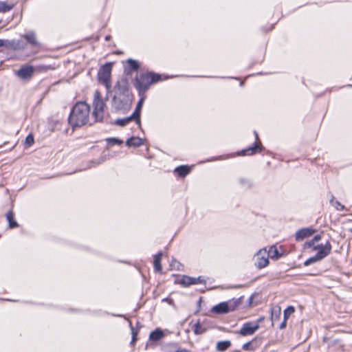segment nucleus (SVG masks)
<instances>
[{"label":"nucleus","instance_id":"nucleus-34","mask_svg":"<svg viewBox=\"0 0 352 352\" xmlns=\"http://www.w3.org/2000/svg\"><path fill=\"white\" fill-rule=\"evenodd\" d=\"M130 326H131V331H132V340H131V343H133L137 340V332L135 331V329L131 322H130Z\"/></svg>","mask_w":352,"mask_h":352},{"label":"nucleus","instance_id":"nucleus-15","mask_svg":"<svg viewBox=\"0 0 352 352\" xmlns=\"http://www.w3.org/2000/svg\"><path fill=\"white\" fill-rule=\"evenodd\" d=\"M326 252L320 251V252H317L314 256L309 258L304 262L305 266H308L311 264L315 263L318 261H320L325 258Z\"/></svg>","mask_w":352,"mask_h":352},{"label":"nucleus","instance_id":"nucleus-31","mask_svg":"<svg viewBox=\"0 0 352 352\" xmlns=\"http://www.w3.org/2000/svg\"><path fill=\"white\" fill-rule=\"evenodd\" d=\"M10 46L14 49V50H22V49H24V46L21 45V42L19 41H12L10 43Z\"/></svg>","mask_w":352,"mask_h":352},{"label":"nucleus","instance_id":"nucleus-12","mask_svg":"<svg viewBox=\"0 0 352 352\" xmlns=\"http://www.w3.org/2000/svg\"><path fill=\"white\" fill-rule=\"evenodd\" d=\"M198 283H206V280L201 276L197 278H192L188 276H184L181 280V284L184 287H188L191 285H196Z\"/></svg>","mask_w":352,"mask_h":352},{"label":"nucleus","instance_id":"nucleus-33","mask_svg":"<svg viewBox=\"0 0 352 352\" xmlns=\"http://www.w3.org/2000/svg\"><path fill=\"white\" fill-rule=\"evenodd\" d=\"M239 182L242 186L245 187L249 188L251 186V182L249 179L241 178L240 179Z\"/></svg>","mask_w":352,"mask_h":352},{"label":"nucleus","instance_id":"nucleus-32","mask_svg":"<svg viewBox=\"0 0 352 352\" xmlns=\"http://www.w3.org/2000/svg\"><path fill=\"white\" fill-rule=\"evenodd\" d=\"M34 143V136L32 134H29L26 138H25V144L28 146H30L33 144Z\"/></svg>","mask_w":352,"mask_h":352},{"label":"nucleus","instance_id":"nucleus-36","mask_svg":"<svg viewBox=\"0 0 352 352\" xmlns=\"http://www.w3.org/2000/svg\"><path fill=\"white\" fill-rule=\"evenodd\" d=\"M242 349L244 350V351H249V350H252L253 348L252 346V342H246L245 343L243 346H242Z\"/></svg>","mask_w":352,"mask_h":352},{"label":"nucleus","instance_id":"nucleus-35","mask_svg":"<svg viewBox=\"0 0 352 352\" xmlns=\"http://www.w3.org/2000/svg\"><path fill=\"white\" fill-rule=\"evenodd\" d=\"M286 326V309L283 310V320L280 324L279 327L280 329H283Z\"/></svg>","mask_w":352,"mask_h":352},{"label":"nucleus","instance_id":"nucleus-14","mask_svg":"<svg viewBox=\"0 0 352 352\" xmlns=\"http://www.w3.org/2000/svg\"><path fill=\"white\" fill-rule=\"evenodd\" d=\"M145 99V96H142L138 101L134 112L132 113V117H135V121L140 126V112Z\"/></svg>","mask_w":352,"mask_h":352},{"label":"nucleus","instance_id":"nucleus-21","mask_svg":"<svg viewBox=\"0 0 352 352\" xmlns=\"http://www.w3.org/2000/svg\"><path fill=\"white\" fill-rule=\"evenodd\" d=\"M267 252L268 254V258H271L272 259H277L282 256V254L279 253L276 246L272 245L269 250H267Z\"/></svg>","mask_w":352,"mask_h":352},{"label":"nucleus","instance_id":"nucleus-30","mask_svg":"<svg viewBox=\"0 0 352 352\" xmlns=\"http://www.w3.org/2000/svg\"><path fill=\"white\" fill-rule=\"evenodd\" d=\"M331 204H332V206H333L336 208V210H338L339 211H342L345 208L344 206L342 205L340 202H339L337 200L331 199Z\"/></svg>","mask_w":352,"mask_h":352},{"label":"nucleus","instance_id":"nucleus-4","mask_svg":"<svg viewBox=\"0 0 352 352\" xmlns=\"http://www.w3.org/2000/svg\"><path fill=\"white\" fill-rule=\"evenodd\" d=\"M321 239L322 235L320 234H316L312 239L307 241L305 245L307 248H311L313 251H317V252H326L325 257H327L331 252L332 245L329 241H327L324 244H318V243Z\"/></svg>","mask_w":352,"mask_h":352},{"label":"nucleus","instance_id":"nucleus-9","mask_svg":"<svg viewBox=\"0 0 352 352\" xmlns=\"http://www.w3.org/2000/svg\"><path fill=\"white\" fill-rule=\"evenodd\" d=\"M259 322H247L243 324L239 333L242 336H252L259 329Z\"/></svg>","mask_w":352,"mask_h":352},{"label":"nucleus","instance_id":"nucleus-19","mask_svg":"<svg viewBox=\"0 0 352 352\" xmlns=\"http://www.w3.org/2000/svg\"><path fill=\"white\" fill-rule=\"evenodd\" d=\"M281 315V309L278 306H275L272 309L271 320L272 325L274 326L276 322L280 319Z\"/></svg>","mask_w":352,"mask_h":352},{"label":"nucleus","instance_id":"nucleus-22","mask_svg":"<svg viewBox=\"0 0 352 352\" xmlns=\"http://www.w3.org/2000/svg\"><path fill=\"white\" fill-rule=\"evenodd\" d=\"M164 336V333L160 329H157L151 332L149 339L151 341H158Z\"/></svg>","mask_w":352,"mask_h":352},{"label":"nucleus","instance_id":"nucleus-6","mask_svg":"<svg viewBox=\"0 0 352 352\" xmlns=\"http://www.w3.org/2000/svg\"><path fill=\"white\" fill-rule=\"evenodd\" d=\"M93 105V116H94L96 121H102L104 117V108L105 104L100 96V93L98 91L95 93Z\"/></svg>","mask_w":352,"mask_h":352},{"label":"nucleus","instance_id":"nucleus-42","mask_svg":"<svg viewBox=\"0 0 352 352\" xmlns=\"http://www.w3.org/2000/svg\"><path fill=\"white\" fill-rule=\"evenodd\" d=\"M349 232H350L351 233H352V228H351V229L349 230Z\"/></svg>","mask_w":352,"mask_h":352},{"label":"nucleus","instance_id":"nucleus-29","mask_svg":"<svg viewBox=\"0 0 352 352\" xmlns=\"http://www.w3.org/2000/svg\"><path fill=\"white\" fill-rule=\"evenodd\" d=\"M106 142L108 144L114 145V144H122L123 143V141L116 138H109L106 139Z\"/></svg>","mask_w":352,"mask_h":352},{"label":"nucleus","instance_id":"nucleus-26","mask_svg":"<svg viewBox=\"0 0 352 352\" xmlns=\"http://www.w3.org/2000/svg\"><path fill=\"white\" fill-rule=\"evenodd\" d=\"M133 120H135V117H132V114H131L130 116H128L126 118H122V119H117L115 121V124H116L117 125L121 126H126L130 121H131Z\"/></svg>","mask_w":352,"mask_h":352},{"label":"nucleus","instance_id":"nucleus-13","mask_svg":"<svg viewBox=\"0 0 352 352\" xmlns=\"http://www.w3.org/2000/svg\"><path fill=\"white\" fill-rule=\"evenodd\" d=\"M316 232V230L312 228H302L296 233V241H302L312 236Z\"/></svg>","mask_w":352,"mask_h":352},{"label":"nucleus","instance_id":"nucleus-27","mask_svg":"<svg viewBox=\"0 0 352 352\" xmlns=\"http://www.w3.org/2000/svg\"><path fill=\"white\" fill-rule=\"evenodd\" d=\"M206 331H207V328L204 327L202 324H201L199 322H197L194 325V333L196 335L202 334V333H205Z\"/></svg>","mask_w":352,"mask_h":352},{"label":"nucleus","instance_id":"nucleus-10","mask_svg":"<svg viewBox=\"0 0 352 352\" xmlns=\"http://www.w3.org/2000/svg\"><path fill=\"white\" fill-rule=\"evenodd\" d=\"M254 134L256 137V141L254 143V144L242 150L241 152L238 153L239 155H252L261 151L262 148L260 144L257 143V141L258 140V134L256 131H254Z\"/></svg>","mask_w":352,"mask_h":352},{"label":"nucleus","instance_id":"nucleus-25","mask_svg":"<svg viewBox=\"0 0 352 352\" xmlns=\"http://www.w3.org/2000/svg\"><path fill=\"white\" fill-rule=\"evenodd\" d=\"M6 219L9 223V227L10 228H14L18 227L17 222L14 219V213L12 211H9L6 214Z\"/></svg>","mask_w":352,"mask_h":352},{"label":"nucleus","instance_id":"nucleus-3","mask_svg":"<svg viewBox=\"0 0 352 352\" xmlns=\"http://www.w3.org/2000/svg\"><path fill=\"white\" fill-rule=\"evenodd\" d=\"M161 80V76L153 72L140 74L135 77V86L140 93H144L153 83Z\"/></svg>","mask_w":352,"mask_h":352},{"label":"nucleus","instance_id":"nucleus-1","mask_svg":"<svg viewBox=\"0 0 352 352\" xmlns=\"http://www.w3.org/2000/svg\"><path fill=\"white\" fill-rule=\"evenodd\" d=\"M90 106L85 102H77L72 107L68 118L69 124L73 127L85 125L89 118Z\"/></svg>","mask_w":352,"mask_h":352},{"label":"nucleus","instance_id":"nucleus-2","mask_svg":"<svg viewBox=\"0 0 352 352\" xmlns=\"http://www.w3.org/2000/svg\"><path fill=\"white\" fill-rule=\"evenodd\" d=\"M115 95L113 97V103L118 110L126 109L131 100V96L126 80L121 79L117 81L115 87Z\"/></svg>","mask_w":352,"mask_h":352},{"label":"nucleus","instance_id":"nucleus-38","mask_svg":"<svg viewBox=\"0 0 352 352\" xmlns=\"http://www.w3.org/2000/svg\"><path fill=\"white\" fill-rule=\"evenodd\" d=\"M174 352H188V351L186 350V349H179V350H177L175 351H174Z\"/></svg>","mask_w":352,"mask_h":352},{"label":"nucleus","instance_id":"nucleus-28","mask_svg":"<svg viewBox=\"0 0 352 352\" xmlns=\"http://www.w3.org/2000/svg\"><path fill=\"white\" fill-rule=\"evenodd\" d=\"M12 8V6L7 4L5 1H0V12H6Z\"/></svg>","mask_w":352,"mask_h":352},{"label":"nucleus","instance_id":"nucleus-37","mask_svg":"<svg viewBox=\"0 0 352 352\" xmlns=\"http://www.w3.org/2000/svg\"><path fill=\"white\" fill-rule=\"evenodd\" d=\"M295 311V309L293 306H288L287 307V318L289 316L292 314Z\"/></svg>","mask_w":352,"mask_h":352},{"label":"nucleus","instance_id":"nucleus-17","mask_svg":"<svg viewBox=\"0 0 352 352\" xmlns=\"http://www.w3.org/2000/svg\"><path fill=\"white\" fill-rule=\"evenodd\" d=\"M26 41L32 46H38L39 43L36 39V34L31 31L23 36Z\"/></svg>","mask_w":352,"mask_h":352},{"label":"nucleus","instance_id":"nucleus-11","mask_svg":"<svg viewBox=\"0 0 352 352\" xmlns=\"http://www.w3.org/2000/svg\"><path fill=\"white\" fill-rule=\"evenodd\" d=\"M34 69L32 65H25L21 67L18 71L16 72V74L19 78L22 80L30 79L34 74Z\"/></svg>","mask_w":352,"mask_h":352},{"label":"nucleus","instance_id":"nucleus-40","mask_svg":"<svg viewBox=\"0 0 352 352\" xmlns=\"http://www.w3.org/2000/svg\"><path fill=\"white\" fill-rule=\"evenodd\" d=\"M175 264H178L179 265V263L178 262H177V261H175L174 264L172 263L171 265L173 266L174 267H175Z\"/></svg>","mask_w":352,"mask_h":352},{"label":"nucleus","instance_id":"nucleus-8","mask_svg":"<svg viewBox=\"0 0 352 352\" xmlns=\"http://www.w3.org/2000/svg\"><path fill=\"white\" fill-rule=\"evenodd\" d=\"M254 265L258 269L265 267L269 264L266 248L259 250L254 256Z\"/></svg>","mask_w":352,"mask_h":352},{"label":"nucleus","instance_id":"nucleus-43","mask_svg":"<svg viewBox=\"0 0 352 352\" xmlns=\"http://www.w3.org/2000/svg\"><path fill=\"white\" fill-rule=\"evenodd\" d=\"M168 300V298H164L163 301Z\"/></svg>","mask_w":352,"mask_h":352},{"label":"nucleus","instance_id":"nucleus-39","mask_svg":"<svg viewBox=\"0 0 352 352\" xmlns=\"http://www.w3.org/2000/svg\"><path fill=\"white\" fill-rule=\"evenodd\" d=\"M110 38H111V36L107 35V36H106V37H105V40H106V41H109V40L110 39Z\"/></svg>","mask_w":352,"mask_h":352},{"label":"nucleus","instance_id":"nucleus-16","mask_svg":"<svg viewBox=\"0 0 352 352\" xmlns=\"http://www.w3.org/2000/svg\"><path fill=\"white\" fill-rule=\"evenodd\" d=\"M144 143V140L138 137H131L126 141V145L129 147H139Z\"/></svg>","mask_w":352,"mask_h":352},{"label":"nucleus","instance_id":"nucleus-24","mask_svg":"<svg viewBox=\"0 0 352 352\" xmlns=\"http://www.w3.org/2000/svg\"><path fill=\"white\" fill-rule=\"evenodd\" d=\"M190 171V169L187 166H179L175 168V172H176L179 176L182 177H186Z\"/></svg>","mask_w":352,"mask_h":352},{"label":"nucleus","instance_id":"nucleus-23","mask_svg":"<svg viewBox=\"0 0 352 352\" xmlns=\"http://www.w3.org/2000/svg\"><path fill=\"white\" fill-rule=\"evenodd\" d=\"M231 346L230 340L219 341L217 343L216 349L218 351L223 352Z\"/></svg>","mask_w":352,"mask_h":352},{"label":"nucleus","instance_id":"nucleus-41","mask_svg":"<svg viewBox=\"0 0 352 352\" xmlns=\"http://www.w3.org/2000/svg\"><path fill=\"white\" fill-rule=\"evenodd\" d=\"M3 45V41L0 39V47Z\"/></svg>","mask_w":352,"mask_h":352},{"label":"nucleus","instance_id":"nucleus-20","mask_svg":"<svg viewBox=\"0 0 352 352\" xmlns=\"http://www.w3.org/2000/svg\"><path fill=\"white\" fill-rule=\"evenodd\" d=\"M162 257V252H159L157 254H156L154 256V262H153L154 269L157 272H161L162 270V265H161Z\"/></svg>","mask_w":352,"mask_h":352},{"label":"nucleus","instance_id":"nucleus-7","mask_svg":"<svg viewBox=\"0 0 352 352\" xmlns=\"http://www.w3.org/2000/svg\"><path fill=\"white\" fill-rule=\"evenodd\" d=\"M112 69V65L107 63L102 65L98 73V78L100 82L104 84L107 89L111 87V72Z\"/></svg>","mask_w":352,"mask_h":352},{"label":"nucleus","instance_id":"nucleus-5","mask_svg":"<svg viewBox=\"0 0 352 352\" xmlns=\"http://www.w3.org/2000/svg\"><path fill=\"white\" fill-rule=\"evenodd\" d=\"M239 300H232L227 302H221L212 309V311L218 314H227L234 311L239 305Z\"/></svg>","mask_w":352,"mask_h":352},{"label":"nucleus","instance_id":"nucleus-18","mask_svg":"<svg viewBox=\"0 0 352 352\" xmlns=\"http://www.w3.org/2000/svg\"><path fill=\"white\" fill-rule=\"evenodd\" d=\"M127 66L125 68V71L127 74L131 72L138 71L140 67L139 63L137 60L129 58L126 60Z\"/></svg>","mask_w":352,"mask_h":352}]
</instances>
